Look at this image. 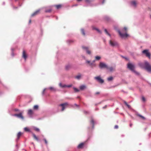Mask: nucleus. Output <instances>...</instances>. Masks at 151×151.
Listing matches in <instances>:
<instances>
[{
	"instance_id": "1",
	"label": "nucleus",
	"mask_w": 151,
	"mask_h": 151,
	"mask_svg": "<svg viewBox=\"0 0 151 151\" xmlns=\"http://www.w3.org/2000/svg\"><path fill=\"white\" fill-rule=\"evenodd\" d=\"M138 65L141 68L145 69L148 73H151V65L147 60H145L144 63H139Z\"/></svg>"
},
{
	"instance_id": "2",
	"label": "nucleus",
	"mask_w": 151,
	"mask_h": 151,
	"mask_svg": "<svg viewBox=\"0 0 151 151\" xmlns=\"http://www.w3.org/2000/svg\"><path fill=\"white\" fill-rule=\"evenodd\" d=\"M127 68L132 72L135 73L137 75H139V73L135 70V65L132 63H128L127 64Z\"/></svg>"
},
{
	"instance_id": "3",
	"label": "nucleus",
	"mask_w": 151,
	"mask_h": 151,
	"mask_svg": "<svg viewBox=\"0 0 151 151\" xmlns=\"http://www.w3.org/2000/svg\"><path fill=\"white\" fill-rule=\"evenodd\" d=\"M124 29L125 30V33H122L119 29H118L117 31L121 37H127L129 36V35L126 33L127 28L126 27H124Z\"/></svg>"
},
{
	"instance_id": "4",
	"label": "nucleus",
	"mask_w": 151,
	"mask_h": 151,
	"mask_svg": "<svg viewBox=\"0 0 151 151\" xmlns=\"http://www.w3.org/2000/svg\"><path fill=\"white\" fill-rule=\"evenodd\" d=\"M142 53L145 55L149 59L151 58V54L148 49H147L144 50L142 52Z\"/></svg>"
},
{
	"instance_id": "5",
	"label": "nucleus",
	"mask_w": 151,
	"mask_h": 151,
	"mask_svg": "<svg viewBox=\"0 0 151 151\" xmlns=\"http://www.w3.org/2000/svg\"><path fill=\"white\" fill-rule=\"evenodd\" d=\"M109 44L112 47H118L119 46V44L118 42L114 40H109Z\"/></svg>"
},
{
	"instance_id": "6",
	"label": "nucleus",
	"mask_w": 151,
	"mask_h": 151,
	"mask_svg": "<svg viewBox=\"0 0 151 151\" xmlns=\"http://www.w3.org/2000/svg\"><path fill=\"white\" fill-rule=\"evenodd\" d=\"M99 67V68L101 69L104 68H106L107 69L109 68L108 67L106 64L101 62L100 63Z\"/></svg>"
},
{
	"instance_id": "7",
	"label": "nucleus",
	"mask_w": 151,
	"mask_h": 151,
	"mask_svg": "<svg viewBox=\"0 0 151 151\" xmlns=\"http://www.w3.org/2000/svg\"><path fill=\"white\" fill-rule=\"evenodd\" d=\"M94 79L100 83H102L104 82V80L101 78L100 76L95 77Z\"/></svg>"
},
{
	"instance_id": "8",
	"label": "nucleus",
	"mask_w": 151,
	"mask_h": 151,
	"mask_svg": "<svg viewBox=\"0 0 151 151\" xmlns=\"http://www.w3.org/2000/svg\"><path fill=\"white\" fill-rule=\"evenodd\" d=\"M68 105V103H65L61 104H60L59 106H62L61 111H63L66 107Z\"/></svg>"
},
{
	"instance_id": "9",
	"label": "nucleus",
	"mask_w": 151,
	"mask_h": 151,
	"mask_svg": "<svg viewBox=\"0 0 151 151\" xmlns=\"http://www.w3.org/2000/svg\"><path fill=\"white\" fill-rule=\"evenodd\" d=\"M13 116H17V117L21 118L22 119H24V117L22 115V113L21 112L19 114H15L13 115Z\"/></svg>"
},
{
	"instance_id": "10",
	"label": "nucleus",
	"mask_w": 151,
	"mask_h": 151,
	"mask_svg": "<svg viewBox=\"0 0 151 151\" xmlns=\"http://www.w3.org/2000/svg\"><path fill=\"white\" fill-rule=\"evenodd\" d=\"M82 48L83 49L85 50L87 54L89 55L91 54V52L90 50H88V47L83 46Z\"/></svg>"
},
{
	"instance_id": "11",
	"label": "nucleus",
	"mask_w": 151,
	"mask_h": 151,
	"mask_svg": "<svg viewBox=\"0 0 151 151\" xmlns=\"http://www.w3.org/2000/svg\"><path fill=\"white\" fill-rule=\"evenodd\" d=\"M59 86L60 87H62V88H65V87H68V88H70L72 86V84H70L68 85H67L65 84L64 85H62L61 83H59Z\"/></svg>"
},
{
	"instance_id": "12",
	"label": "nucleus",
	"mask_w": 151,
	"mask_h": 151,
	"mask_svg": "<svg viewBox=\"0 0 151 151\" xmlns=\"http://www.w3.org/2000/svg\"><path fill=\"white\" fill-rule=\"evenodd\" d=\"M28 114L30 116V117H32L33 114V111L32 109H30L28 110Z\"/></svg>"
},
{
	"instance_id": "13",
	"label": "nucleus",
	"mask_w": 151,
	"mask_h": 151,
	"mask_svg": "<svg viewBox=\"0 0 151 151\" xmlns=\"http://www.w3.org/2000/svg\"><path fill=\"white\" fill-rule=\"evenodd\" d=\"M40 9H38L36 11L32 14L31 16L33 17L35 15H36L39 13V12L40 11Z\"/></svg>"
},
{
	"instance_id": "14",
	"label": "nucleus",
	"mask_w": 151,
	"mask_h": 151,
	"mask_svg": "<svg viewBox=\"0 0 151 151\" xmlns=\"http://www.w3.org/2000/svg\"><path fill=\"white\" fill-rule=\"evenodd\" d=\"M22 57L26 60L27 58V55L25 53V51L24 50L23 52Z\"/></svg>"
},
{
	"instance_id": "15",
	"label": "nucleus",
	"mask_w": 151,
	"mask_h": 151,
	"mask_svg": "<svg viewBox=\"0 0 151 151\" xmlns=\"http://www.w3.org/2000/svg\"><path fill=\"white\" fill-rule=\"evenodd\" d=\"M131 5L134 7H136L137 5V3L135 1H133L131 2Z\"/></svg>"
},
{
	"instance_id": "16",
	"label": "nucleus",
	"mask_w": 151,
	"mask_h": 151,
	"mask_svg": "<svg viewBox=\"0 0 151 151\" xmlns=\"http://www.w3.org/2000/svg\"><path fill=\"white\" fill-rule=\"evenodd\" d=\"M86 87L85 85H81L80 86V89L81 90H83L86 88Z\"/></svg>"
},
{
	"instance_id": "17",
	"label": "nucleus",
	"mask_w": 151,
	"mask_h": 151,
	"mask_svg": "<svg viewBox=\"0 0 151 151\" xmlns=\"http://www.w3.org/2000/svg\"><path fill=\"white\" fill-rule=\"evenodd\" d=\"M84 145V143L83 142L79 144L78 146L77 147L78 148H82Z\"/></svg>"
},
{
	"instance_id": "18",
	"label": "nucleus",
	"mask_w": 151,
	"mask_h": 151,
	"mask_svg": "<svg viewBox=\"0 0 151 151\" xmlns=\"http://www.w3.org/2000/svg\"><path fill=\"white\" fill-rule=\"evenodd\" d=\"M90 123L92 124V129H93L94 128V122L93 119L92 118L91 121L90 122Z\"/></svg>"
},
{
	"instance_id": "19",
	"label": "nucleus",
	"mask_w": 151,
	"mask_h": 151,
	"mask_svg": "<svg viewBox=\"0 0 151 151\" xmlns=\"http://www.w3.org/2000/svg\"><path fill=\"white\" fill-rule=\"evenodd\" d=\"M92 28H93V29H94V30H96L99 33H100V34L101 33V31L99 29H98L95 27H93Z\"/></svg>"
},
{
	"instance_id": "20",
	"label": "nucleus",
	"mask_w": 151,
	"mask_h": 151,
	"mask_svg": "<svg viewBox=\"0 0 151 151\" xmlns=\"http://www.w3.org/2000/svg\"><path fill=\"white\" fill-rule=\"evenodd\" d=\"M32 135H33V137H34V139H35L37 141H39V138L38 137H37L36 136L35 134L32 133Z\"/></svg>"
},
{
	"instance_id": "21",
	"label": "nucleus",
	"mask_w": 151,
	"mask_h": 151,
	"mask_svg": "<svg viewBox=\"0 0 151 151\" xmlns=\"http://www.w3.org/2000/svg\"><path fill=\"white\" fill-rule=\"evenodd\" d=\"M21 134H22L21 132H19L18 133V134H17V140H18L19 139L20 136L21 135Z\"/></svg>"
},
{
	"instance_id": "22",
	"label": "nucleus",
	"mask_w": 151,
	"mask_h": 151,
	"mask_svg": "<svg viewBox=\"0 0 151 151\" xmlns=\"http://www.w3.org/2000/svg\"><path fill=\"white\" fill-rule=\"evenodd\" d=\"M124 104H125V105L129 108H130V106L125 101H124Z\"/></svg>"
},
{
	"instance_id": "23",
	"label": "nucleus",
	"mask_w": 151,
	"mask_h": 151,
	"mask_svg": "<svg viewBox=\"0 0 151 151\" xmlns=\"http://www.w3.org/2000/svg\"><path fill=\"white\" fill-rule=\"evenodd\" d=\"M81 33L83 35L85 36V32L84 29H83L82 28L81 29Z\"/></svg>"
},
{
	"instance_id": "24",
	"label": "nucleus",
	"mask_w": 151,
	"mask_h": 151,
	"mask_svg": "<svg viewBox=\"0 0 151 151\" xmlns=\"http://www.w3.org/2000/svg\"><path fill=\"white\" fill-rule=\"evenodd\" d=\"M113 77L112 76H110L108 78L107 80L109 81H111L113 80Z\"/></svg>"
},
{
	"instance_id": "25",
	"label": "nucleus",
	"mask_w": 151,
	"mask_h": 151,
	"mask_svg": "<svg viewBox=\"0 0 151 151\" xmlns=\"http://www.w3.org/2000/svg\"><path fill=\"white\" fill-rule=\"evenodd\" d=\"M24 130L26 132H31L30 130L27 127H25L24 128Z\"/></svg>"
},
{
	"instance_id": "26",
	"label": "nucleus",
	"mask_w": 151,
	"mask_h": 151,
	"mask_svg": "<svg viewBox=\"0 0 151 151\" xmlns=\"http://www.w3.org/2000/svg\"><path fill=\"white\" fill-rule=\"evenodd\" d=\"M104 31L107 35L110 37L111 36V35L108 32L106 29H104Z\"/></svg>"
},
{
	"instance_id": "27",
	"label": "nucleus",
	"mask_w": 151,
	"mask_h": 151,
	"mask_svg": "<svg viewBox=\"0 0 151 151\" xmlns=\"http://www.w3.org/2000/svg\"><path fill=\"white\" fill-rule=\"evenodd\" d=\"M81 77V75H79L75 77V78L78 80H79Z\"/></svg>"
},
{
	"instance_id": "28",
	"label": "nucleus",
	"mask_w": 151,
	"mask_h": 151,
	"mask_svg": "<svg viewBox=\"0 0 151 151\" xmlns=\"http://www.w3.org/2000/svg\"><path fill=\"white\" fill-rule=\"evenodd\" d=\"M114 68H113V67H110L109 68V70L110 72H112L114 70Z\"/></svg>"
},
{
	"instance_id": "29",
	"label": "nucleus",
	"mask_w": 151,
	"mask_h": 151,
	"mask_svg": "<svg viewBox=\"0 0 151 151\" xmlns=\"http://www.w3.org/2000/svg\"><path fill=\"white\" fill-rule=\"evenodd\" d=\"M95 59L96 60H99L101 59V57L99 56H96L95 57Z\"/></svg>"
},
{
	"instance_id": "30",
	"label": "nucleus",
	"mask_w": 151,
	"mask_h": 151,
	"mask_svg": "<svg viewBox=\"0 0 151 151\" xmlns=\"http://www.w3.org/2000/svg\"><path fill=\"white\" fill-rule=\"evenodd\" d=\"M138 116L139 117H140L141 118L143 119H145V118L143 116L141 115L140 114H138Z\"/></svg>"
},
{
	"instance_id": "31",
	"label": "nucleus",
	"mask_w": 151,
	"mask_h": 151,
	"mask_svg": "<svg viewBox=\"0 0 151 151\" xmlns=\"http://www.w3.org/2000/svg\"><path fill=\"white\" fill-rule=\"evenodd\" d=\"M34 129L35 130V131H37V132H39L40 131V129L39 128L36 127H34Z\"/></svg>"
},
{
	"instance_id": "32",
	"label": "nucleus",
	"mask_w": 151,
	"mask_h": 151,
	"mask_svg": "<svg viewBox=\"0 0 151 151\" xmlns=\"http://www.w3.org/2000/svg\"><path fill=\"white\" fill-rule=\"evenodd\" d=\"M73 88L75 92H79V90L78 89L75 87H74Z\"/></svg>"
},
{
	"instance_id": "33",
	"label": "nucleus",
	"mask_w": 151,
	"mask_h": 151,
	"mask_svg": "<svg viewBox=\"0 0 151 151\" xmlns=\"http://www.w3.org/2000/svg\"><path fill=\"white\" fill-rule=\"evenodd\" d=\"M38 108V106L37 105H35L34 106V109H37Z\"/></svg>"
},
{
	"instance_id": "34",
	"label": "nucleus",
	"mask_w": 151,
	"mask_h": 151,
	"mask_svg": "<svg viewBox=\"0 0 151 151\" xmlns=\"http://www.w3.org/2000/svg\"><path fill=\"white\" fill-rule=\"evenodd\" d=\"M57 9H59L61 7V5L60 4L56 5L55 6Z\"/></svg>"
},
{
	"instance_id": "35",
	"label": "nucleus",
	"mask_w": 151,
	"mask_h": 151,
	"mask_svg": "<svg viewBox=\"0 0 151 151\" xmlns=\"http://www.w3.org/2000/svg\"><path fill=\"white\" fill-rule=\"evenodd\" d=\"M51 9H49L48 10H45V12L46 13L50 12H51Z\"/></svg>"
},
{
	"instance_id": "36",
	"label": "nucleus",
	"mask_w": 151,
	"mask_h": 151,
	"mask_svg": "<svg viewBox=\"0 0 151 151\" xmlns=\"http://www.w3.org/2000/svg\"><path fill=\"white\" fill-rule=\"evenodd\" d=\"M105 19L107 21H109L110 19V18L106 16L105 17Z\"/></svg>"
},
{
	"instance_id": "37",
	"label": "nucleus",
	"mask_w": 151,
	"mask_h": 151,
	"mask_svg": "<svg viewBox=\"0 0 151 151\" xmlns=\"http://www.w3.org/2000/svg\"><path fill=\"white\" fill-rule=\"evenodd\" d=\"M70 68V66L69 65H67L65 67V69L67 70H68L69 69V68Z\"/></svg>"
},
{
	"instance_id": "38",
	"label": "nucleus",
	"mask_w": 151,
	"mask_h": 151,
	"mask_svg": "<svg viewBox=\"0 0 151 151\" xmlns=\"http://www.w3.org/2000/svg\"><path fill=\"white\" fill-rule=\"evenodd\" d=\"M67 42L69 44L70 43H71V42H73V41L72 40H68L67 41Z\"/></svg>"
},
{
	"instance_id": "39",
	"label": "nucleus",
	"mask_w": 151,
	"mask_h": 151,
	"mask_svg": "<svg viewBox=\"0 0 151 151\" xmlns=\"http://www.w3.org/2000/svg\"><path fill=\"white\" fill-rule=\"evenodd\" d=\"M49 88L51 90L55 91V89L53 87H50Z\"/></svg>"
},
{
	"instance_id": "40",
	"label": "nucleus",
	"mask_w": 151,
	"mask_h": 151,
	"mask_svg": "<svg viewBox=\"0 0 151 151\" xmlns=\"http://www.w3.org/2000/svg\"><path fill=\"white\" fill-rule=\"evenodd\" d=\"M142 100L143 102H145V99L143 96L142 97Z\"/></svg>"
},
{
	"instance_id": "41",
	"label": "nucleus",
	"mask_w": 151,
	"mask_h": 151,
	"mask_svg": "<svg viewBox=\"0 0 151 151\" xmlns=\"http://www.w3.org/2000/svg\"><path fill=\"white\" fill-rule=\"evenodd\" d=\"M85 1L87 2V3H90L91 2V1L90 0H85Z\"/></svg>"
},
{
	"instance_id": "42",
	"label": "nucleus",
	"mask_w": 151,
	"mask_h": 151,
	"mask_svg": "<svg viewBox=\"0 0 151 151\" xmlns=\"http://www.w3.org/2000/svg\"><path fill=\"white\" fill-rule=\"evenodd\" d=\"M44 140L45 141V144L46 145H47V140H46V139H44Z\"/></svg>"
},
{
	"instance_id": "43",
	"label": "nucleus",
	"mask_w": 151,
	"mask_h": 151,
	"mask_svg": "<svg viewBox=\"0 0 151 151\" xmlns=\"http://www.w3.org/2000/svg\"><path fill=\"white\" fill-rule=\"evenodd\" d=\"M86 63L89 64L91 63V61L90 60H86Z\"/></svg>"
},
{
	"instance_id": "44",
	"label": "nucleus",
	"mask_w": 151,
	"mask_h": 151,
	"mask_svg": "<svg viewBox=\"0 0 151 151\" xmlns=\"http://www.w3.org/2000/svg\"><path fill=\"white\" fill-rule=\"evenodd\" d=\"M83 112L85 114H86L88 113L89 112L86 111H83Z\"/></svg>"
},
{
	"instance_id": "45",
	"label": "nucleus",
	"mask_w": 151,
	"mask_h": 151,
	"mask_svg": "<svg viewBox=\"0 0 151 151\" xmlns=\"http://www.w3.org/2000/svg\"><path fill=\"white\" fill-rule=\"evenodd\" d=\"M74 105L75 106H77V107H78V108H79V106L78 105H77V104H75Z\"/></svg>"
},
{
	"instance_id": "46",
	"label": "nucleus",
	"mask_w": 151,
	"mask_h": 151,
	"mask_svg": "<svg viewBox=\"0 0 151 151\" xmlns=\"http://www.w3.org/2000/svg\"><path fill=\"white\" fill-rule=\"evenodd\" d=\"M114 128L116 129H118V126L117 125H116L115 126Z\"/></svg>"
},
{
	"instance_id": "47",
	"label": "nucleus",
	"mask_w": 151,
	"mask_h": 151,
	"mask_svg": "<svg viewBox=\"0 0 151 151\" xmlns=\"http://www.w3.org/2000/svg\"><path fill=\"white\" fill-rule=\"evenodd\" d=\"M14 110L16 111H19V109H14Z\"/></svg>"
},
{
	"instance_id": "48",
	"label": "nucleus",
	"mask_w": 151,
	"mask_h": 151,
	"mask_svg": "<svg viewBox=\"0 0 151 151\" xmlns=\"http://www.w3.org/2000/svg\"><path fill=\"white\" fill-rule=\"evenodd\" d=\"M45 89H45H45H44L43 90V92H42V94H43V95H44V93L45 91Z\"/></svg>"
},
{
	"instance_id": "49",
	"label": "nucleus",
	"mask_w": 151,
	"mask_h": 151,
	"mask_svg": "<svg viewBox=\"0 0 151 151\" xmlns=\"http://www.w3.org/2000/svg\"><path fill=\"white\" fill-rule=\"evenodd\" d=\"M12 55L13 56H14V54L13 52H12Z\"/></svg>"
},
{
	"instance_id": "50",
	"label": "nucleus",
	"mask_w": 151,
	"mask_h": 151,
	"mask_svg": "<svg viewBox=\"0 0 151 151\" xmlns=\"http://www.w3.org/2000/svg\"><path fill=\"white\" fill-rule=\"evenodd\" d=\"M100 93L99 92H96L95 93V94H99Z\"/></svg>"
},
{
	"instance_id": "51",
	"label": "nucleus",
	"mask_w": 151,
	"mask_h": 151,
	"mask_svg": "<svg viewBox=\"0 0 151 151\" xmlns=\"http://www.w3.org/2000/svg\"><path fill=\"white\" fill-rule=\"evenodd\" d=\"M105 0H103V1H102V4H104V2L105 1Z\"/></svg>"
},
{
	"instance_id": "52",
	"label": "nucleus",
	"mask_w": 151,
	"mask_h": 151,
	"mask_svg": "<svg viewBox=\"0 0 151 151\" xmlns=\"http://www.w3.org/2000/svg\"><path fill=\"white\" fill-rule=\"evenodd\" d=\"M93 63L92 62H91L89 64L90 65H93Z\"/></svg>"
},
{
	"instance_id": "53",
	"label": "nucleus",
	"mask_w": 151,
	"mask_h": 151,
	"mask_svg": "<svg viewBox=\"0 0 151 151\" xmlns=\"http://www.w3.org/2000/svg\"><path fill=\"white\" fill-rule=\"evenodd\" d=\"M106 106H104L103 107V109L105 108H106Z\"/></svg>"
},
{
	"instance_id": "54",
	"label": "nucleus",
	"mask_w": 151,
	"mask_h": 151,
	"mask_svg": "<svg viewBox=\"0 0 151 151\" xmlns=\"http://www.w3.org/2000/svg\"><path fill=\"white\" fill-rule=\"evenodd\" d=\"M132 123H130L129 125L130 127H131L132 126Z\"/></svg>"
},
{
	"instance_id": "55",
	"label": "nucleus",
	"mask_w": 151,
	"mask_h": 151,
	"mask_svg": "<svg viewBox=\"0 0 151 151\" xmlns=\"http://www.w3.org/2000/svg\"><path fill=\"white\" fill-rule=\"evenodd\" d=\"M11 50L12 51V52H13L14 49L13 48H11Z\"/></svg>"
},
{
	"instance_id": "56",
	"label": "nucleus",
	"mask_w": 151,
	"mask_h": 151,
	"mask_svg": "<svg viewBox=\"0 0 151 151\" xmlns=\"http://www.w3.org/2000/svg\"><path fill=\"white\" fill-rule=\"evenodd\" d=\"M31 19H30V20H29V23H31Z\"/></svg>"
},
{
	"instance_id": "57",
	"label": "nucleus",
	"mask_w": 151,
	"mask_h": 151,
	"mask_svg": "<svg viewBox=\"0 0 151 151\" xmlns=\"http://www.w3.org/2000/svg\"><path fill=\"white\" fill-rule=\"evenodd\" d=\"M95 62V60H94L93 61L92 63H94Z\"/></svg>"
},
{
	"instance_id": "58",
	"label": "nucleus",
	"mask_w": 151,
	"mask_h": 151,
	"mask_svg": "<svg viewBox=\"0 0 151 151\" xmlns=\"http://www.w3.org/2000/svg\"><path fill=\"white\" fill-rule=\"evenodd\" d=\"M78 1H81V0H77Z\"/></svg>"
},
{
	"instance_id": "59",
	"label": "nucleus",
	"mask_w": 151,
	"mask_h": 151,
	"mask_svg": "<svg viewBox=\"0 0 151 151\" xmlns=\"http://www.w3.org/2000/svg\"><path fill=\"white\" fill-rule=\"evenodd\" d=\"M78 5L77 4H75L74 5V6H77Z\"/></svg>"
},
{
	"instance_id": "60",
	"label": "nucleus",
	"mask_w": 151,
	"mask_h": 151,
	"mask_svg": "<svg viewBox=\"0 0 151 151\" xmlns=\"http://www.w3.org/2000/svg\"><path fill=\"white\" fill-rule=\"evenodd\" d=\"M4 4H5V2H3V4L4 5Z\"/></svg>"
},
{
	"instance_id": "61",
	"label": "nucleus",
	"mask_w": 151,
	"mask_h": 151,
	"mask_svg": "<svg viewBox=\"0 0 151 151\" xmlns=\"http://www.w3.org/2000/svg\"><path fill=\"white\" fill-rule=\"evenodd\" d=\"M17 8V7H16V8H14V9H15V8L16 9V8Z\"/></svg>"
},
{
	"instance_id": "62",
	"label": "nucleus",
	"mask_w": 151,
	"mask_h": 151,
	"mask_svg": "<svg viewBox=\"0 0 151 151\" xmlns=\"http://www.w3.org/2000/svg\"><path fill=\"white\" fill-rule=\"evenodd\" d=\"M17 145H16V147H17Z\"/></svg>"
},
{
	"instance_id": "63",
	"label": "nucleus",
	"mask_w": 151,
	"mask_h": 151,
	"mask_svg": "<svg viewBox=\"0 0 151 151\" xmlns=\"http://www.w3.org/2000/svg\"><path fill=\"white\" fill-rule=\"evenodd\" d=\"M150 17H151V15L150 16Z\"/></svg>"
}]
</instances>
